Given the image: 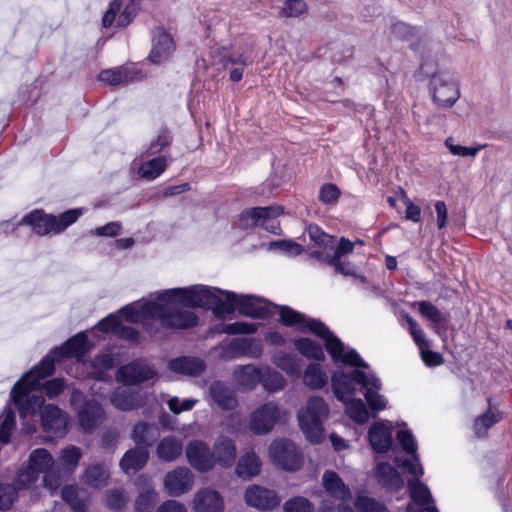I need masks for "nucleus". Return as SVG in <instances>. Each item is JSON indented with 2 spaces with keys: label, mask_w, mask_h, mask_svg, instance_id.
Instances as JSON below:
<instances>
[{
  "label": "nucleus",
  "mask_w": 512,
  "mask_h": 512,
  "mask_svg": "<svg viewBox=\"0 0 512 512\" xmlns=\"http://www.w3.org/2000/svg\"><path fill=\"white\" fill-rule=\"evenodd\" d=\"M272 462L284 471H297L303 463V456L296 445L290 440L273 441L269 447Z\"/></svg>",
  "instance_id": "nucleus-9"
},
{
  "label": "nucleus",
  "mask_w": 512,
  "mask_h": 512,
  "mask_svg": "<svg viewBox=\"0 0 512 512\" xmlns=\"http://www.w3.org/2000/svg\"><path fill=\"white\" fill-rule=\"evenodd\" d=\"M247 505L259 510H273L280 504V498L274 490L252 485L245 491Z\"/></svg>",
  "instance_id": "nucleus-20"
},
{
  "label": "nucleus",
  "mask_w": 512,
  "mask_h": 512,
  "mask_svg": "<svg viewBox=\"0 0 512 512\" xmlns=\"http://www.w3.org/2000/svg\"><path fill=\"white\" fill-rule=\"evenodd\" d=\"M185 453L188 463L198 472H208L215 467L214 454L202 440L188 442Z\"/></svg>",
  "instance_id": "nucleus-15"
},
{
  "label": "nucleus",
  "mask_w": 512,
  "mask_h": 512,
  "mask_svg": "<svg viewBox=\"0 0 512 512\" xmlns=\"http://www.w3.org/2000/svg\"><path fill=\"white\" fill-rule=\"evenodd\" d=\"M378 484L387 492L397 493L404 487L400 473L388 462H380L375 468Z\"/></svg>",
  "instance_id": "nucleus-23"
},
{
  "label": "nucleus",
  "mask_w": 512,
  "mask_h": 512,
  "mask_svg": "<svg viewBox=\"0 0 512 512\" xmlns=\"http://www.w3.org/2000/svg\"><path fill=\"white\" fill-rule=\"evenodd\" d=\"M65 382L61 378H54L51 380L41 381V386L38 388L39 392L45 394L49 399H52L64 390Z\"/></svg>",
  "instance_id": "nucleus-61"
},
{
  "label": "nucleus",
  "mask_w": 512,
  "mask_h": 512,
  "mask_svg": "<svg viewBox=\"0 0 512 512\" xmlns=\"http://www.w3.org/2000/svg\"><path fill=\"white\" fill-rule=\"evenodd\" d=\"M417 304L420 314L434 324L443 326L447 323V317L431 302L419 301Z\"/></svg>",
  "instance_id": "nucleus-51"
},
{
  "label": "nucleus",
  "mask_w": 512,
  "mask_h": 512,
  "mask_svg": "<svg viewBox=\"0 0 512 512\" xmlns=\"http://www.w3.org/2000/svg\"><path fill=\"white\" fill-rule=\"evenodd\" d=\"M109 473L102 464L87 467L83 476V482L90 487L100 488L107 484Z\"/></svg>",
  "instance_id": "nucleus-42"
},
{
  "label": "nucleus",
  "mask_w": 512,
  "mask_h": 512,
  "mask_svg": "<svg viewBox=\"0 0 512 512\" xmlns=\"http://www.w3.org/2000/svg\"><path fill=\"white\" fill-rule=\"evenodd\" d=\"M273 305L265 298L194 285L169 290L159 303L146 305L145 311L150 313V310H154L165 327L193 328L198 324L199 318L195 312L184 309L186 307L211 310L219 319L238 309L242 316L265 320L272 316Z\"/></svg>",
  "instance_id": "nucleus-1"
},
{
  "label": "nucleus",
  "mask_w": 512,
  "mask_h": 512,
  "mask_svg": "<svg viewBox=\"0 0 512 512\" xmlns=\"http://www.w3.org/2000/svg\"><path fill=\"white\" fill-rule=\"evenodd\" d=\"M330 413L329 405L320 396L308 398L304 409L298 411L297 418L300 430L307 441L320 444L325 439L324 422Z\"/></svg>",
  "instance_id": "nucleus-4"
},
{
  "label": "nucleus",
  "mask_w": 512,
  "mask_h": 512,
  "mask_svg": "<svg viewBox=\"0 0 512 512\" xmlns=\"http://www.w3.org/2000/svg\"><path fill=\"white\" fill-rule=\"evenodd\" d=\"M355 507L360 512H390L384 504L368 496H358Z\"/></svg>",
  "instance_id": "nucleus-59"
},
{
  "label": "nucleus",
  "mask_w": 512,
  "mask_h": 512,
  "mask_svg": "<svg viewBox=\"0 0 512 512\" xmlns=\"http://www.w3.org/2000/svg\"><path fill=\"white\" fill-rule=\"evenodd\" d=\"M283 213L284 208L280 205L246 208L239 214L238 226L243 230L260 226L266 231L278 235L281 228L277 218Z\"/></svg>",
  "instance_id": "nucleus-7"
},
{
  "label": "nucleus",
  "mask_w": 512,
  "mask_h": 512,
  "mask_svg": "<svg viewBox=\"0 0 512 512\" xmlns=\"http://www.w3.org/2000/svg\"><path fill=\"white\" fill-rule=\"evenodd\" d=\"M55 215L46 214L42 209H34L22 219L13 224L10 221L3 223L5 232L14 234L20 226H29L32 232L38 236H45L49 233H55Z\"/></svg>",
  "instance_id": "nucleus-11"
},
{
  "label": "nucleus",
  "mask_w": 512,
  "mask_h": 512,
  "mask_svg": "<svg viewBox=\"0 0 512 512\" xmlns=\"http://www.w3.org/2000/svg\"><path fill=\"white\" fill-rule=\"evenodd\" d=\"M219 356L225 361H231L247 356L258 359L263 354V346L260 340L254 338H233L230 341H223L219 345Z\"/></svg>",
  "instance_id": "nucleus-10"
},
{
  "label": "nucleus",
  "mask_w": 512,
  "mask_h": 512,
  "mask_svg": "<svg viewBox=\"0 0 512 512\" xmlns=\"http://www.w3.org/2000/svg\"><path fill=\"white\" fill-rule=\"evenodd\" d=\"M156 376V372L147 364L135 361L122 366L117 371V379L125 385L144 383Z\"/></svg>",
  "instance_id": "nucleus-18"
},
{
  "label": "nucleus",
  "mask_w": 512,
  "mask_h": 512,
  "mask_svg": "<svg viewBox=\"0 0 512 512\" xmlns=\"http://www.w3.org/2000/svg\"><path fill=\"white\" fill-rule=\"evenodd\" d=\"M322 484L326 492L334 499L344 501L351 496L350 489L345 485L340 476L332 470L324 472Z\"/></svg>",
  "instance_id": "nucleus-32"
},
{
  "label": "nucleus",
  "mask_w": 512,
  "mask_h": 512,
  "mask_svg": "<svg viewBox=\"0 0 512 512\" xmlns=\"http://www.w3.org/2000/svg\"><path fill=\"white\" fill-rule=\"evenodd\" d=\"M54 371L53 359L50 356H45L37 366L25 373L13 386L10 397L17 406L21 418H26L28 415L34 416L38 411L41 412L45 406V400L38 388L41 386V380L51 376Z\"/></svg>",
  "instance_id": "nucleus-3"
},
{
  "label": "nucleus",
  "mask_w": 512,
  "mask_h": 512,
  "mask_svg": "<svg viewBox=\"0 0 512 512\" xmlns=\"http://www.w3.org/2000/svg\"><path fill=\"white\" fill-rule=\"evenodd\" d=\"M149 460L146 447L136 446L129 449L120 460V467L126 474H135L145 467Z\"/></svg>",
  "instance_id": "nucleus-28"
},
{
  "label": "nucleus",
  "mask_w": 512,
  "mask_h": 512,
  "mask_svg": "<svg viewBox=\"0 0 512 512\" xmlns=\"http://www.w3.org/2000/svg\"><path fill=\"white\" fill-rule=\"evenodd\" d=\"M284 512H314L313 503L305 497L295 496L283 505Z\"/></svg>",
  "instance_id": "nucleus-58"
},
{
  "label": "nucleus",
  "mask_w": 512,
  "mask_h": 512,
  "mask_svg": "<svg viewBox=\"0 0 512 512\" xmlns=\"http://www.w3.org/2000/svg\"><path fill=\"white\" fill-rule=\"evenodd\" d=\"M167 166L168 158L160 155L144 162L139 169V173L143 178L153 180L160 176Z\"/></svg>",
  "instance_id": "nucleus-40"
},
{
  "label": "nucleus",
  "mask_w": 512,
  "mask_h": 512,
  "mask_svg": "<svg viewBox=\"0 0 512 512\" xmlns=\"http://www.w3.org/2000/svg\"><path fill=\"white\" fill-rule=\"evenodd\" d=\"M416 478H412L408 480V489L410 498L418 505L428 507H422L420 509H415L412 505H408L406 508V512H439L438 509L431 504H434V499L431 495V492L426 484L420 481L418 476Z\"/></svg>",
  "instance_id": "nucleus-19"
},
{
  "label": "nucleus",
  "mask_w": 512,
  "mask_h": 512,
  "mask_svg": "<svg viewBox=\"0 0 512 512\" xmlns=\"http://www.w3.org/2000/svg\"><path fill=\"white\" fill-rule=\"evenodd\" d=\"M215 457V465L221 467H231L236 460V446L232 439L227 436H221L215 442L212 450Z\"/></svg>",
  "instance_id": "nucleus-29"
},
{
  "label": "nucleus",
  "mask_w": 512,
  "mask_h": 512,
  "mask_svg": "<svg viewBox=\"0 0 512 512\" xmlns=\"http://www.w3.org/2000/svg\"><path fill=\"white\" fill-rule=\"evenodd\" d=\"M182 450L181 440L173 436L164 437L157 445V455L159 459L165 462L176 460L181 455Z\"/></svg>",
  "instance_id": "nucleus-34"
},
{
  "label": "nucleus",
  "mask_w": 512,
  "mask_h": 512,
  "mask_svg": "<svg viewBox=\"0 0 512 512\" xmlns=\"http://www.w3.org/2000/svg\"><path fill=\"white\" fill-rule=\"evenodd\" d=\"M419 73L431 77L430 90L434 103L439 108H450L460 96L458 85L446 73L437 72L432 62L420 65Z\"/></svg>",
  "instance_id": "nucleus-6"
},
{
  "label": "nucleus",
  "mask_w": 512,
  "mask_h": 512,
  "mask_svg": "<svg viewBox=\"0 0 512 512\" xmlns=\"http://www.w3.org/2000/svg\"><path fill=\"white\" fill-rule=\"evenodd\" d=\"M279 311V323L285 327H297L299 331L310 332L324 341L327 353L332 352L331 341L339 344V338L319 319L309 318L286 305H273Z\"/></svg>",
  "instance_id": "nucleus-5"
},
{
  "label": "nucleus",
  "mask_w": 512,
  "mask_h": 512,
  "mask_svg": "<svg viewBox=\"0 0 512 512\" xmlns=\"http://www.w3.org/2000/svg\"><path fill=\"white\" fill-rule=\"evenodd\" d=\"M53 465L54 459L49 451L37 448L30 453L27 467L18 472L17 483L22 487H29L38 480L41 473L45 475Z\"/></svg>",
  "instance_id": "nucleus-8"
},
{
  "label": "nucleus",
  "mask_w": 512,
  "mask_h": 512,
  "mask_svg": "<svg viewBox=\"0 0 512 512\" xmlns=\"http://www.w3.org/2000/svg\"><path fill=\"white\" fill-rule=\"evenodd\" d=\"M307 11V4L304 0H286L279 14L282 17H298Z\"/></svg>",
  "instance_id": "nucleus-60"
},
{
  "label": "nucleus",
  "mask_w": 512,
  "mask_h": 512,
  "mask_svg": "<svg viewBox=\"0 0 512 512\" xmlns=\"http://www.w3.org/2000/svg\"><path fill=\"white\" fill-rule=\"evenodd\" d=\"M368 440L376 453H387L393 443L391 427L383 422H375L369 428Z\"/></svg>",
  "instance_id": "nucleus-24"
},
{
  "label": "nucleus",
  "mask_w": 512,
  "mask_h": 512,
  "mask_svg": "<svg viewBox=\"0 0 512 512\" xmlns=\"http://www.w3.org/2000/svg\"><path fill=\"white\" fill-rule=\"evenodd\" d=\"M157 500V493L148 489L138 495L135 501V512H153Z\"/></svg>",
  "instance_id": "nucleus-54"
},
{
  "label": "nucleus",
  "mask_w": 512,
  "mask_h": 512,
  "mask_svg": "<svg viewBox=\"0 0 512 512\" xmlns=\"http://www.w3.org/2000/svg\"><path fill=\"white\" fill-rule=\"evenodd\" d=\"M172 142V135L167 128L160 130L157 138L150 142L146 150L147 156H152L160 153L164 148L168 147Z\"/></svg>",
  "instance_id": "nucleus-55"
},
{
  "label": "nucleus",
  "mask_w": 512,
  "mask_h": 512,
  "mask_svg": "<svg viewBox=\"0 0 512 512\" xmlns=\"http://www.w3.org/2000/svg\"><path fill=\"white\" fill-rule=\"evenodd\" d=\"M335 272L344 276H351L359 281L364 289H371L374 292H378L380 289L376 286H370L367 278L364 275L357 274L356 266L351 262L342 261L341 259L334 261L332 265Z\"/></svg>",
  "instance_id": "nucleus-44"
},
{
  "label": "nucleus",
  "mask_w": 512,
  "mask_h": 512,
  "mask_svg": "<svg viewBox=\"0 0 512 512\" xmlns=\"http://www.w3.org/2000/svg\"><path fill=\"white\" fill-rule=\"evenodd\" d=\"M261 463L255 453H246L240 457L237 466L236 474L240 478L250 479L260 472Z\"/></svg>",
  "instance_id": "nucleus-37"
},
{
  "label": "nucleus",
  "mask_w": 512,
  "mask_h": 512,
  "mask_svg": "<svg viewBox=\"0 0 512 512\" xmlns=\"http://www.w3.org/2000/svg\"><path fill=\"white\" fill-rule=\"evenodd\" d=\"M332 352L328 353L334 363H342L351 366L350 372L337 369L331 376V389L335 398L340 402H346L354 397L356 387L361 390L368 384L379 388L380 379L375 375L369 364L365 362L359 353L350 348L345 351L343 342L339 339V344L334 345L331 341Z\"/></svg>",
  "instance_id": "nucleus-2"
},
{
  "label": "nucleus",
  "mask_w": 512,
  "mask_h": 512,
  "mask_svg": "<svg viewBox=\"0 0 512 512\" xmlns=\"http://www.w3.org/2000/svg\"><path fill=\"white\" fill-rule=\"evenodd\" d=\"M40 423L43 432L50 437H63L67 433V415L56 405L43 407Z\"/></svg>",
  "instance_id": "nucleus-16"
},
{
  "label": "nucleus",
  "mask_w": 512,
  "mask_h": 512,
  "mask_svg": "<svg viewBox=\"0 0 512 512\" xmlns=\"http://www.w3.org/2000/svg\"><path fill=\"white\" fill-rule=\"evenodd\" d=\"M91 345L85 332H79L73 337L69 338L60 347H55L46 356H50L53 359V365L55 361H60L66 358L80 359L84 357L90 350Z\"/></svg>",
  "instance_id": "nucleus-14"
},
{
  "label": "nucleus",
  "mask_w": 512,
  "mask_h": 512,
  "mask_svg": "<svg viewBox=\"0 0 512 512\" xmlns=\"http://www.w3.org/2000/svg\"><path fill=\"white\" fill-rule=\"evenodd\" d=\"M274 363L288 375L294 376L300 372L298 360L292 354L281 352L274 357Z\"/></svg>",
  "instance_id": "nucleus-50"
},
{
  "label": "nucleus",
  "mask_w": 512,
  "mask_h": 512,
  "mask_svg": "<svg viewBox=\"0 0 512 512\" xmlns=\"http://www.w3.org/2000/svg\"><path fill=\"white\" fill-rule=\"evenodd\" d=\"M111 403L119 410L130 411L144 405L143 396L129 389H117L111 396Z\"/></svg>",
  "instance_id": "nucleus-30"
},
{
  "label": "nucleus",
  "mask_w": 512,
  "mask_h": 512,
  "mask_svg": "<svg viewBox=\"0 0 512 512\" xmlns=\"http://www.w3.org/2000/svg\"><path fill=\"white\" fill-rule=\"evenodd\" d=\"M341 196V191L337 185L333 183H326L320 187L319 201L324 205L334 206L337 204Z\"/></svg>",
  "instance_id": "nucleus-56"
},
{
  "label": "nucleus",
  "mask_w": 512,
  "mask_h": 512,
  "mask_svg": "<svg viewBox=\"0 0 512 512\" xmlns=\"http://www.w3.org/2000/svg\"><path fill=\"white\" fill-rule=\"evenodd\" d=\"M141 72L129 67L118 66L111 69L102 70L99 75V81L111 86L128 84L140 79Z\"/></svg>",
  "instance_id": "nucleus-25"
},
{
  "label": "nucleus",
  "mask_w": 512,
  "mask_h": 512,
  "mask_svg": "<svg viewBox=\"0 0 512 512\" xmlns=\"http://www.w3.org/2000/svg\"><path fill=\"white\" fill-rule=\"evenodd\" d=\"M500 420V413H495L492 412L491 410L486 411L482 415L478 416L474 421L475 434L478 437L485 435L487 430Z\"/></svg>",
  "instance_id": "nucleus-49"
},
{
  "label": "nucleus",
  "mask_w": 512,
  "mask_h": 512,
  "mask_svg": "<svg viewBox=\"0 0 512 512\" xmlns=\"http://www.w3.org/2000/svg\"><path fill=\"white\" fill-rule=\"evenodd\" d=\"M82 457V452L79 447L76 446H68L61 451V455L59 457V464L65 468L68 472H73L79 464V461Z\"/></svg>",
  "instance_id": "nucleus-46"
},
{
  "label": "nucleus",
  "mask_w": 512,
  "mask_h": 512,
  "mask_svg": "<svg viewBox=\"0 0 512 512\" xmlns=\"http://www.w3.org/2000/svg\"><path fill=\"white\" fill-rule=\"evenodd\" d=\"M17 492L10 484H0V511L8 510L15 500Z\"/></svg>",
  "instance_id": "nucleus-62"
},
{
  "label": "nucleus",
  "mask_w": 512,
  "mask_h": 512,
  "mask_svg": "<svg viewBox=\"0 0 512 512\" xmlns=\"http://www.w3.org/2000/svg\"><path fill=\"white\" fill-rule=\"evenodd\" d=\"M126 505L125 495L122 490L114 489L106 495V506L114 511L122 510Z\"/></svg>",
  "instance_id": "nucleus-63"
},
{
  "label": "nucleus",
  "mask_w": 512,
  "mask_h": 512,
  "mask_svg": "<svg viewBox=\"0 0 512 512\" xmlns=\"http://www.w3.org/2000/svg\"><path fill=\"white\" fill-rule=\"evenodd\" d=\"M174 50V41L169 33L162 27H157L153 31L152 50L149 54V60L152 63L159 64L165 61Z\"/></svg>",
  "instance_id": "nucleus-22"
},
{
  "label": "nucleus",
  "mask_w": 512,
  "mask_h": 512,
  "mask_svg": "<svg viewBox=\"0 0 512 512\" xmlns=\"http://www.w3.org/2000/svg\"><path fill=\"white\" fill-rule=\"evenodd\" d=\"M261 370L253 365L240 366L234 372L237 382L247 388L253 389L261 381Z\"/></svg>",
  "instance_id": "nucleus-38"
},
{
  "label": "nucleus",
  "mask_w": 512,
  "mask_h": 512,
  "mask_svg": "<svg viewBox=\"0 0 512 512\" xmlns=\"http://www.w3.org/2000/svg\"><path fill=\"white\" fill-rule=\"evenodd\" d=\"M306 231L314 245L325 250L333 248L334 237L325 233L318 225L311 224L307 227Z\"/></svg>",
  "instance_id": "nucleus-48"
},
{
  "label": "nucleus",
  "mask_w": 512,
  "mask_h": 512,
  "mask_svg": "<svg viewBox=\"0 0 512 512\" xmlns=\"http://www.w3.org/2000/svg\"><path fill=\"white\" fill-rule=\"evenodd\" d=\"M303 382L310 389L317 390L327 384L328 377L319 363H310L304 371Z\"/></svg>",
  "instance_id": "nucleus-35"
},
{
  "label": "nucleus",
  "mask_w": 512,
  "mask_h": 512,
  "mask_svg": "<svg viewBox=\"0 0 512 512\" xmlns=\"http://www.w3.org/2000/svg\"><path fill=\"white\" fill-rule=\"evenodd\" d=\"M81 214L80 209H71L63 212L58 217L55 216V234L63 232L66 228L75 223Z\"/></svg>",
  "instance_id": "nucleus-57"
},
{
  "label": "nucleus",
  "mask_w": 512,
  "mask_h": 512,
  "mask_svg": "<svg viewBox=\"0 0 512 512\" xmlns=\"http://www.w3.org/2000/svg\"><path fill=\"white\" fill-rule=\"evenodd\" d=\"M168 290H164L161 293H159L154 301H148L141 305L140 310H137L132 305H126L122 307L119 312L121 316L128 322L131 323H138L140 321V317L142 318V324L146 332L150 334L157 333V329L154 328V322L157 321L160 325V327L164 330H184L185 328H176V327H165L162 324V320L155 315L154 310H150V313L145 311V306L151 303H159L162 296L168 292Z\"/></svg>",
  "instance_id": "nucleus-12"
},
{
  "label": "nucleus",
  "mask_w": 512,
  "mask_h": 512,
  "mask_svg": "<svg viewBox=\"0 0 512 512\" xmlns=\"http://www.w3.org/2000/svg\"><path fill=\"white\" fill-rule=\"evenodd\" d=\"M61 497L74 512H85L86 503L78 495V489L73 485H66L61 489Z\"/></svg>",
  "instance_id": "nucleus-47"
},
{
  "label": "nucleus",
  "mask_w": 512,
  "mask_h": 512,
  "mask_svg": "<svg viewBox=\"0 0 512 512\" xmlns=\"http://www.w3.org/2000/svg\"><path fill=\"white\" fill-rule=\"evenodd\" d=\"M193 485V474L185 467H179L166 474L164 486L170 496L178 497L188 492Z\"/></svg>",
  "instance_id": "nucleus-21"
},
{
  "label": "nucleus",
  "mask_w": 512,
  "mask_h": 512,
  "mask_svg": "<svg viewBox=\"0 0 512 512\" xmlns=\"http://www.w3.org/2000/svg\"><path fill=\"white\" fill-rule=\"evenodd\" d=\"M194 509L196 512H222L224 502L217 491L204 488L195 495Z\"/></svg>",
  "instance_id": "nucleus-27"
},
{
  "label": "nucleus",
  "mask_w": 512,
  "mask_h": 512,
  "mask_svg": "<svg viewBox=\"0 0 512 512\" xmlns=\"http://www.w3.org/2000/svg\"><path fill=\"white\" fill-rule=\"evenodd\" d=\"M280 417V410L273 402H268L256 409L250 419V429L257 435H263L272 430Z\"/></svg>",
  "instance_id": "nucleus-17"
},
{
  "label": "nucleus",
  "mask_w": 512,
  "mask_h": 512,
  "mask_svg": "<svg viewBox=\"0 0 512 512\" xmlns=\"http://www.w3.org/2000/svg\"><path fill=\"white\" fill-rule=\"evenodd\" d=\"M140 5L141 0H129L117 18V27H127L137 16L140 10Z\"/></svg>",
  "instance_id": "nucleus-53"
},
{
  "label": "nucleus",
  "mask_w": 512,
  "mask_h": 512,
  "mask_svg": "<svg viewBox=\"0 0 512 512\" xmlns=\"http://www.w3.org/2000/svg\"><path fill=\"white\" fill-rule=\"evenodd\" d=\"M382 388V383L380 382L379 388L372 386V384H368L367 387H364V397L367 402V405L372 411H381L386 408L387 400L383 395L379 394V391Z\"/></svg>",
  "instance_id": "nucleus-45"
},
{
  "label": "nucleus",
  "mask_w": 512,
  "mask_h": 512,
  "mask_svg": "<svg viewBox=\"0 0 512 512\" xmlns=\"http://www.w3.org/2000/svg\"><path fill=\"white\" fill-rule=\"evenodd\" d=\"M260 382L264 389L269 392L279 391L285 386L284 377L275 370H267L264 374H261Z\"/></svg>",
  "instance_id": "nucleus-52"
},
{
  "label": "nucleus",
  "mask_w": 512,
  "mask_h": 512,
  "mask_svg": "<svg viewBox=\"0 0 512 512\" xmlns=\"http://www.w3.org/2000/svg\"><path fill=\"white\" fill-rule=\"evenodd\" d=\"M103 416V408L95 400L85 401L78 411L79 424L86 432L95 429L101 423Z\"/></svg>",
  "instance_id": "nucleus-26"
},
{
  "label": "nucleus",
  "mask_w": 512,
  "mask_h": 512,
  "mask_svg": "<svg viewBox=\"0 0 512 512\" xmlns=\"http://www.w3.org/2000/svg\"><path fill=\"white\" fill-rule=\"evenodd\" d=\"M397 440L399 441L402 449L412 455V460L405 458L396 457L394 463L397 466L403 467L406 471L414 476L421 477L424 474V469L420 463V458L417 453V443L410 430H399L396 434Z\"/></svg>",
  "instance_id": "nucleus-13"
},
{
  "label": "nucleus",
  "mask_w": 512,
  "mask_h": 512,
  "mask_svg": "<svg viewBox=\"0 0 512 512\" xmlns=\"http://www.w3.org/2000/svg\"><path fill=\"white\" fill-rule=\"evenodd\" d=\"M296 350L305 358L316 361L325 359L324 351L320 344L310 338H297L293 341Z\"/></svg>",
  "instance_id": "nucleus-36"
},
{
  "label": "nucleus",
  "mask_w": 512,
  "mask_h": 512,
  "mask_svg": "<svg viewBox=\"0 0 512 512\" xmlns=\"http://www.w3.org/2000/svg\"><path fill=\"white\" fill-rule=\"evenodd\" d=\"M345 406V413L359 425L365 424L369 420V412L362 399L351 398L346 402H342Z\"/></svg>",
  "instance_id": "nucleus-41"
},
{
  "label": "nucleus",
  "mask_w": 512,
  "mask_h": 512,
  "mask_svg": "<svg viewBox=\"0 0 512 512\" xmlns=\"http://www.w3.org/2000/svg\"><path fill=\"white\" fill-rule=\"evenodd\" d=\"M391 34L403 41H411L410 48L414 51L418 50V42L412 41L419 38V30L404 22L397 21L391 25Z\"/></svg>",
  "instance_id": "nucleus-43"
},
{
  "label": "nucleus",
  "mask_w": 512,
  "mask_h": 512,
  "mask_svg": "<svg viewBox=\"0 0 512 512\" xmlns=\"http://www.w3.org/2000/svg\"><path fill=\"white\" fill-rule=\"evenodd\" d=\"M220 62L224 68H227L229 65L245 67L249 63V58L244 53L234 51L222 54Z\"/></svg>",
  "instance_id": "nucleus-64"
},
{
  "label": "nucleus",
  "mask_w": 512,
  "mask_h": 512,
  "mask_svg": "<svg viewBox=\"0 0 512 512\" xmlns=\"http://www.w3.org/2000/svg\"><path fill=\"white\" fill-rule=\"evenodd\" d=\"M212 400L224 410H232L237 406L233 391L221 381L213 382L209 387Z\"/></svg>",
  "instance_id": "nucleus-33"
},
{
  "label": "nucleus",
  "mask_w": 512,
  "mask_h": 512,
  "mask_svg": "<svg viewBox=\"0 0 512 512\" xmlns=\"http://www.w3.org/2000/svg\"><path fill=\"white\" fill-rule=\"evenodd\" d=\"M168 367L176 373L199 376L205 371L206 364L200 358L183 356L172 359Z\"/></svg>",
  "instance_id": "nucleus-31"
},
{
  "label": "nucleus",
  "mask_w": 512,
  "mask_h": 512,
  "mask_svg": "<svg viewBox=\"0 0 512 512\" xmlns=\"http://www.w3.org/2000/svg\"><path fill=\"white\" fill-rule=\"evenodd\" d=\"M156 430L146 422L137 423L132 431V439L136 446L151 447L156 440Z\"/></svg>",
  "instance_id": "nucleus-39"
}]
</instances>
